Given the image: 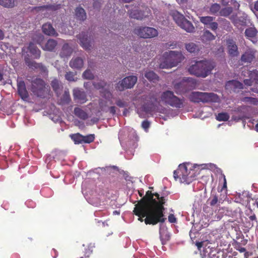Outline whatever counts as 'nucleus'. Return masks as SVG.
<instances>
[{"mask_svg": "<svg viewBox=\"0 0 258 258\" xmlns=\"http://www.w3.org/2000/svg\"><path fill=\"white\" fill-rule=\"evenodd\" d=\"M165 203L164 197H160L158 193L153 194L148 190L145 196L135 205L133 212L139 217V221H144L146 225L163 223L166 220L164 215Z\"/></svg>", "mask_w": 258, "mask_h": 258, "instance_id": "obj_1", "label": "nucleus"}, {"mask_svg": "<svg viewBox=\"0 0 258 258\" xmlns=\"http://www.w3.org/2000/svg\"><path fill=\"white\" fill-rule=\"evenodd\" d=\"M150 99L155 103H161L165 105H169L176 108H180L184 106V98L178 97L171 91L167 90L162 92L159 98L152 96Z\"/></svg>", "mask_w": 258, "mask_h": 258, "instance_id": "obj_2", "label": "nucleus"}, {"mask_svg": "<svg viewBox=\"0 0 258 258\" xmlns=\"http://www.w3.org/2000/svg\"><path fill=\"white\" fill-rule=\"evenodd\" d=\"M150 99L155 103H161L165 105H169L176 108H180L184 106V98L178 97L171 91L167 90L162 92L159 98L152 96Z\"/></svg>", "mask_w": 258, "mask_h": 258, "instance_id": "obj_3", "label": "nucleus"}, {"mask_svg": "<svg viewBox=\"0 0 258 258\" xmlns=\"http://www.w3.org/2000/svg\"><path fill=\"white\" fill-rule=\"evenodd\" d=\"M150 99L155 103H161L165 105H169L176 108H180L184 106V98L178 97L171 91L167 90L162 92L159 98L152 96Z\"/></svg>", "mask_w": 258, "mask_h": 258, "instance_id": "obj_4", "label": "nucleus"}, {"mask_svg": "<svg viewBox=\"0 0 258 258\" xmlns=\"http://www.w3.org/2000/svg\"><path fill=\"white\" fill-rule=\"evenodd\" d=\"M215 67L214 62L204 59L196 61L195 64L189 67L188 70L190 74L204 78L211 74L212 71Z\"/></svg>", "mask_w": 258, "mask_h": 258, "instance_id": "obj_5", "label": "nucleus"}, {"mask_svg": "<svg viewBox=\"0 0 258 258\" xmlns=\"http://www.w3.org/2000/svg\"><path fill=\"white\" fill-rule=\"evenodd\" d=\"M184 59L181 51L171 50L165 52L162 56L159 63L161 69H169L176 67Z\"/></svg>", "mask_w": 258, "mask_h": 258, "instance_id": "obj_6", "label": "nucleus"}, {"mask_svg": "<svg viewBox=\"0 0 258 258\" xmlns=\"http://www.w3.org/2000/svg\"><path fill=\"white\" fill-rule=\"evenodd\" d=\"M173 176L176 180L179 179L182 183L189 184L194 179L195 176L191 174V171L187 169L185 165L180 164L178 168L174 171Z\"/></svg>", "mask_w": 258, "mask_h": 258, "instance_id": "obj_7", "label": "nucleus"}, {"mask_svg": "<svg viewBox=\"0 0 258 258\" xmlns=\"http://www.w3.org/2000/svg\"><path fill=\"white\" fill-rule=\"evenodd\" d=\"M172 17L175 23L180 28L187 32L192 33L195 31V27L191 22L187 20L181 14L177 11L172 13Z\"/></svg>", "mask_w": 258, "mask_h": 258, "instance_id": "obj_8", "label": "nucleus"}, {"mask_svg": "<svg viewBox=\"0 0 258 258\" xmlns=\"http://www.w3.org/2000/svg\"><path fill=\"white\" fill-rule=\"evenodd\" d=\"M46 83L40 78H36L31 81V91L34 95L43 98L45 96Z\"/></svg>", "mask_w": 258, "mask_h": 258, "instance_id": "obj_9", "label": "nucleus"}, {"mask_svg": "<svg viewBox=\"0 0 258 258\" xmlns=\"http://www.w3.org/2000/svg\"><path fill=\"white\" fill-rule=\"evenodd\" d=\"M135 34L144 38H150L156 37L158 35L157 30L152 27H138L134 30Z\"/></svg>", "mask_w": 258, "mask_h": 258, "instance_id": "obj_10", "label": "nucleus"}, {"mask_svg": "<svg viewBox=\"0 0 258 258\" xmlns=\"http://www.w3.org/2000/svg\"><path fill=\"white\" fill-rule=\"evenodd\" d=\"M137 82V77L135 76H130L124 78L116 84V89L120 91L124 89L132 88Z\"/></svg>", "mask_w": 258, "mask_h": 258, "instance_id": "obj_11", "label": "nucleus"}, {"mask_svg": "<svg viewBox=\"0 0 258 258\" xmlns=\"http://www.w3.org/2000/svg\"><path fill=\"white\" fill-rule=\"evenodd\" d=\"M256 50L252 48H248L243 54H242L240 58L241 62L244 63H250L253 61L255 57Z\"/></svg>", "mask_w": 258, "mask_h": 258, "instance_id": "obj_12", "label": "nucleus"}, {"mask_svg": "<svg viewBox=\"0 0 258 258\" xmlns=\"http://www.w3.org/2000/svg\"><path fill=\"white\" fill-rule=\"evenodd\" d=\"M81 46L86 50H90L91 47V40L90 37H88L86 32H82L78 36Z\"/></svg>", "mask_w": 258, "mask_h": 258, "instance_id": "obj_13", "label": "nucleus"}, {"mask_svg": "<svg viewBox=\"0 0 258 258\" xmlns=\"http://www.w3.org/2000/svg\"><path fill=\"white\" fill-rule=\"evenodd\" d=\"M218 100V95L214 93L201 92L200 102H216Z\"/></svg>", "mask_w": 258, "mask_h": 258, "instance_id": "obj_14", "label": "nucleus"}, {"mask_svg": "<svg viewBox=\"0 0 258 258\" xmlns=\"http://www.w3.org/2000/svg\"><path fill=\"white\" fill-rule=\"evenodd\" d=\"M17 88L18 94L23 100H26L29 97V94L26 89L24 81L21 80L17 81Z\"/></svg>", "mask_w": 258, "mask_h": 258, "instance_id": "obj_15", "label": "nucleus"}, {"mask_svg": "<svg viewBox=\"0 0 258 258\" xmlns=\"http://www.w3.org/2000/svg\"><path fill=\"white\" fill-rule=\"evenodd\" d=\"M73 96L74 100L81 104L84 103L87 101L86 93L79 89H74Z\"/></svg>", "mask_w": 258, "mask_h": 258, "instance_id": "obj_16", "label": "nucleus"}, {"mask_svg": "<svg viewBox=\"0 0 258 258\" xmlns=\"http://www.w3.org/2000/svg\"><path fill=\"white\" fill-rule=\"evenodd\" d=\"M225 87L227 89L238 92L239 90L243 89V84L238 81L231 80L226 83Z\"/></svg>", "mask_w": 258, "mask_h": 258, "instance_id": "obj_17", "label": "nucleus"}, {"mask_svg": "<svg viewBox=\"0 0 258 258\" xmlns=\"http://www.w3.org/2000/svg\"><path fill=\"white\" fill-rule=\"evenodd\" d=\"M42 30L43 33L46 35L55 37L58 36V33L50 23L44 24L42 27Z\"/></svg>", "mask_w": 258, "mask_h": 258, "instance_id": "obj_18", "label": "nucleus"}, {"mask_svg": "<svg viewBox=\"0 0 258 258\" xmlns=\"http://www.w3.org/2000/svg\"><path fill=\"white\" fill-rule=\"evenodd\" d=\"M228 53L232 56H237L238 54L237 46L232 39H228L227 41Z\"/></svg>", "mask_w": 258, "mask_h": 258, "instance_id": "obj_19", "label": "nucleus"}, {"mask_svg": "<svg viewBox=\"0 0 258 258\" xmlns=\"http://www.w3.org/2000/svg\"><path fill=\"white\" fill-rule=\"evenodd\" d=\"M25 62L26 64L30 68L39 69L42 71H45L46 70L45 67L42 63H37L28 57L25 58Z\"/></svg>", "mask_w": 258, "mask_h": 258, "instance_id": "obj_20", "label": "nucleus"}, {"mask_svg": "<svg viewBox=\"0 0 258 258\" xmlns=\"http://www.w3.org/2000/svg\"><path fill=\"white\" fill-rule=\"evenodd\" d=\"M61 8L60 4H50L44 5L42 6L36 7L34 8V10L37 11H43L44 10H48L51 11H55Z\"/></svg>", "mask_w": 258, "mask_h": 258, "instance_id": "obj_21", "label": "nucleus"}, {"mask_svg": "<svg viewBox=\"0 0 258 258\" xmlns=\"http://www.w3.org/2000/svg\"><path fill=\"white\" fill-rule=\"evenodd\" d=\"M72 52V48L68 43H65L62 47L59 55L61 58H66L71 56Z\"/></svg>", "mask_w": 258, "mask_h": 258, "instance_id": "obj_22", "label": "nucleus"}, {"mask_svg": "<svg viewBox=\"0 0 258 258\" xmlns=\"http://www.w3.org/2000/svg\"><path fill=\"white\" fill-rule=\"evenodd\" d=\"M75 17L78 20L84 21L86 19L87 16L85 10L82 7H77L75 10Z\"/></svg>", "mask_w": 258, "mask_h": 258, "instance_id": "obj_23", "label": "nucleus"}, {"mask_svg": "<svg viewBox=\"0 0 258 258\" xmlns=\"http://www.w3.org/2000/svg\"><path fill=\"white\" fill-rule=\"evenodd\" d=\"M83 65L84 61L80 57L73 58L70 62V66L73 69H80Z\"/></svg>", "mask_w": 258, "mask_h": 258, "instance_id": "obj_24", "label": "nucleus"}, {"mask_svg": "<svg viewBox=\"0 0 258 258\" xmlns=\"http://www.w3.org/2000/svg\"><path fill=\"white\" fill-rule=\"evenodd\" d=\"M226 192H225L224 194H221L220 197H219L217 195H214L212 197V199L210 200V205L211 206H214L216 205L218 203L219 204L222 203L224 200V199L226 198Z\"/></svg>", "mask_w": 258, "mask_h": 258, "instance_id": "obj_25", "label": "nucleus"}, {"mask_svg": "<svg viewBox=\"0 0 258 258\" xmlns=\"http://www.w3.org/2000/svg\"><path fill=\"white\" fill-rule=\"evenodd\" d=\"M186 82H179L173 84V88L177 94H180L186 91V87L187 86Z\"/></svg>", "mask_w": 258, "mask_h": 258, "instance_id": "obj_26", "label": "nucleus"}, {"mask_svg": "<svg viewBox=\"0 0 258 258\" xmlns=\"http://www.w3.org/2000/svg\"><path fill=\"white\" fill-rule=\"evenodd\" d=\"M28 49L30 52L34 56L35 58H38L40 57L41 51L33 43L30 42L29 43Z\"/></svg>", "mask_w": 258, "mask_h": 258, "instance_id": "obj_27", "label": "nucleus"}, {"mask_svg": "<svg viewBox=\"0 0 258 258\" xmlns=\"http://www.w3.org/2000/svg\"><path fill=\"white\" fill-rule=\"evenodd\" d=\"M74 112L76 116L82 120H86L88 118V113L80 107H75Z\"/></svg>", "mask_w": 258, "mask_h": 258, "instance_id": "obj_28", "label": "nucleus"}, {"mask_svg": "<svg viewBox=\"0 0 258 258\" xmlns=\"http://www.w3.org/2000/svg\"><path fill=\"white\" fill-rule=\"evenodd\" d=\"M250 214H247L248 219L249 220L248 222L246 224V227L247 228H251L254 226V223L257 224V219L255 215L252 213L251 210L250 211Z\"/></svg>", "mask_w": 258, "mask_h": 258, "instance_id": "obj_29", "label": "nucleus"}, {"mask_svg": "<svg viewBox=\"0 0 258 258\" xmlns=\"http://www.w3.org/2000/svg\"><path fill=\"white\" fill-rule=\"evenodd\" d=\"M244 33L247 38L252 39L256 37L257 31L254 27H249L246 29Z\"/></svg>", "mask_w": 258, "mask_h": 258, "instance_id": "obj_30", "label": "nucleus"}, {"mask_svg": "<svg viewBox=\"0 0 258 258\" xmlns=\"http://www.w3.org/2000/svg\"><path fill=\"white\" fill-rule=\"evenodd\" d=\"M50 85L53 91L58 96L60 94V91L61 90V86L60 82L57 79H54L51 82Z\"/></svg>", "mask_w": 258, "mask_h": 258, "instance_id": "obj_31", "label": "nucleus"}, {"mask_svg": "<svg viewBox=\"0 0 258 258\" xmlns=\"http://www.w3.org/2000/svg\"><path fill=\"white\" fill-rule=\"evenodd\" d=\"M130 17L137 20H142L144 18L143 13L141 11L137 10L131 11L129 12Z\"/></svg>", "mask_w": 258, "mask_h": 258, "instance_id": "obj_32", "label": "nucleus"}, {"mask_svg": "<svg viewBox=\"0 0 258 258\" xmlns=\"http://www.w3.org/2000/svg\"><path fill=\"white\" fill-rule=\"evenodd\" d=\"M145 77L150 81L156 82L159 80L158 76L153 71H149L146 72Z\"/></svg>", "mask_w": 258, "mask_h": 258, "instance_id": "obj_33", "label": "nucleus"}, {"mask_svg": "<svg viewBox=\"0 0 258 258\" xmlns=\"http://www.w3.org/2000/svg\"><path fill=\"white\" fill-rule=\"evenodd\" d=\"M57 44L56 41L50 39L47 41L43 49L45 50L52 51L56 47Z\"/></svg>", "mask_w": 258, "mask_h": 258, "instance_id": "obj_34", "label": "nucleus"}, {"mask_svg": "<svg viewBox=\"0 0 258 258\" xmlns=\"http://www.w3.org/2000/svg\"><path fill=\"white\" fill-rule=\"evenodd\" d=\"M189 100L195 103H200L201 100V92H192L189 96Z\"/></svg>", "mask_w": 258, "mask_h": 258, "instance_id": "obj_35", "label": "nucleus"}, {"mask_svg": "<svg viewBox=\"0 0 258 258\" xmlns=\"http://www.w3.org/2000/svg\"><path fill=\"white\" fill-rule=\"evenodd\" d=\"M70 137L75 144L83 143V135L80 133L71 135Z\"/></svg>", "mask_w": 258, "mask_h": 258, "instance_id": "obj_36", "label": "nucleus"}, {"mask_svg": "<svg viewBox=\"0 0 258 258\" xmlns=\"http://www.w3.org/2000/svg\"><path fill=\"white\" fill-rule=\"evenodd\" d=\"M186 49L190 53H196L199 51V48L194 43H189L185 45Z\"/></svg>", "mask_w": 258, "mask_h": 258, "instance_id": "obj_37", "label": "nucleus"}, {"mask_svg": "<svg viewBox=\"0 0 258 258\" xmlns=\"http://www.w3.org/2000/svg\"><path fill=\"white\" fill-rule=\"evenodd\" d=\"M215 36L209 30L204 31L202 35V39L203 41H211L215 39Z\"/></svg>", "mask_w": 258, "mask_h": 258, "instance_id": "obj_38", "label": "nucleus"}, {"mask_svg": "<svg viewBox=\"0 0 258 258\" xmlns=\"http://www.w3.org/2000/svg\"><path fill=\"white\" fill-rule=\"evenodd\" d=\"M214 19V17L211 16H203L200 17V22L205 25H210Z\"/></svg>", "mask_w": 258, "mask_h": 258, "instance_id": "obj_39", "label": "nucleus"}, {"mask_svg": "<svg viewBox=\"0 0 258 258\" xmlns=\"http://www.w3.org/2000/svg\"><path fill=\"white\" fill-rule=\"evenodd\" d=\"M233 11V9L231 7H226L220 11V15L222 16L227 17L230 15Z\"/></svg>", "mask_w": 258, "mask_h": 258, "instance_id": "obj_40", "label": "nucleus"}, {"mask_svg": "<svg viewBox=\"0 0 258 258\" xmlns=\"http://www.w3.org/2000/svg\"><path fill=\"white\" fill-rule=\"evenodd\" d=\"M229 114L226 112H222L219 113L217 115H216V119L219 121H227L229 119Z\"/></svg>", "mask_w": 258, "mask_h": 258, "instance_id": "obj_41", "label": "nucleus"}, {"mask_svg": "<svg viewBox=\"0 0 258 258\" xmlns=\"http://www.w3.org/2000/svg\"><path fill=\"white\" fill-rule=\"evenodd\" d=\"M76 73L73 72H68L65 75V79L69 82H75L77 80V78L75 77Z\"/></svg>", "mask_w": 258, "mask_h": 258, "instance_id": "obj_42", "label": "nucleus"}, {"mask_svg": "<svg viewBox=\"0 0 258 258\" xmlns=\"http://www.w3.org/2000/svg\"><path fill=\"white\" fill-rule=\"evenodd\" d=\"M0 5L6 8H13L14 5V0H0Z\"/></svg>", "mask_w": 258, "mask_h": 258, "instance_id": "obj_43", "label": "nucleus"}, {"mask_svg": "<svg viewBox=\"0 0 258 258\" xmlns=\"http://www.w3.org/2000/svg\"><path fill=\"white\" fill-rule=\"evenodd\" d=\"M82 77L84 79L92 80L94 79V76L90 70L87 69L83 73Z\"/></svg>", "mask_w": 258, "mask_h": 258, "instance_id": "obj_44", "label": "nucleus"}, {"mask_svg": "<svg viewBox=\"0 0 258 258\" xmlns=\"http://www.w3.org/2000/svg\"><path fill=\"white\" fill-rule=\"evenodd\" d=\"M177 44L176 41H170L163 44V48L166 49H174L177 47Z\"/></svg>", "mask_w": 258, "mask_h": 258, "instance_id": "obj_45", "label": "nucleus"}, {"mask_svg": "<svg viewBox=\"0 0 258 258\" xmlns=\"http://www.w3.org/2000/svg\"><path fill=\"white\" fill-rule=\"evenodd\" d=\"M95 136L93 134L88 135L87 136H83V143H91L94 141Z\"/></svg>", "mask_w": 258, "mask_h": 258, "instance_id": "obj_46", "label": "nucleus"}, {"mask_svg": "<svg viewBox=\"0 0 258 258\" xmlns=\"http://www.w3.org/2000/svg\"><path fill=\"white\" fill-rule=\"evenodd\" d=\"M242 101L245 102H249L253 105L258 104V99L251 97H245L243 98Z\"/></svg>", "mask_w": 258, "mask_h": 258, "instance_id": "obj_47", "label": "nucleus"}, {"mask_svg": "<svg viewBox=\"0 0 258 258\" xmlns=\"http://www.w3.org/2000/svg\"><path fill=\"white\" fill-rule=\"evenodd\" d=\"M220 5L216 3L213 4L210 8V12L214 14L217 13L219 11L220 12Z\"/></svg>", "mask_w": 258, "mask_h": 258, "instance_id": "obj_48", "label": "nucleus"}, {"mask_svg": "<svg viewBox=\"0 0 258 258\" xmlns=\"http://www.w3.org/2000/svg\"><path fill=\"white\" fill-rule=\"evenodd\" d=\"M250 77L255 83L258 84V71L255 70L252 72L250 74Z\"/></svg>", "mask_w": 258, "mask_h": 258, "instance_id": "obj_49", "label": "nucleus"}, {"mask_svg": "<svg viewBox=\"0 0 258 258\" xmlns=\"http://www.w3.org/2000/svg\"><path fill=\"white\" fill-rule=\"evenodd\" d=\"M62 97V101L63 103H68L71 100L69 93L67 91L64 92V94H63Z\"/></svg>", "mask_w": 258, "mask_h": 258, "instance_id": "obj_50", "label": "nucleus"}, {"mask_svg": "<svg viewBox=\"0 0 258 258\" xmlns=\"http://www.w3.org/2000/svg\"><path fill=\"white\" fill-rule=\"evenodd\" d=\"M106 85V83L104 81H101L98 83L94 82L93 85L94 87L97 89L103 88Z\"/></svg>", "mask_w": 258, "mask_h": 258, "instance_id": "obj_51", "label": "nucleus"}, {"mask_svg": "<svg viewBox=\"0 0 258 258\" xmlns=\"http://www.w3.org/2000/svg\"><path fill=\"white\" fill-rule=\"evenodd\" d=\"M150 126V122L147 120H144L142 123V127L146 131H147Z\"/></svg>", "mask_w": 258, "mask_h": 258, "instance_id": "obj_52", "label": "nucleus"}, {"mask_svg": "<svg viewBox=\"0 0 258 258\" xmlns=\"http://www.w3.org/2000/svg\"><path fill=\"white\" fill-rule=\"evenodd\" d=\"M168 221L171 223H175L177 221V219L174 214H170L168 217Z\"/></svg>", "mask_w": 258, "mask_h": 258, "instance_id": "obj_53", "label": "nucleus"}, {"mask_svg": "<svg viewBox=\"0 0 258 258\" xmlns=\"http://www.w3.org/2000/svg\"><path fill=\"white\" fill-rule=\"evenodd\" d=\"M116 104L119 107H124L126 106V103L121 100V99H118L116 101Z\"/></svg>", "mask_w": 258, "mask_h": 258, "instance_id": "obj_54", "label": "nucleus"}, {"mask_svg": "<svg viewBox=\"0 0 258 258\" xmlns=\"http://www.w3.org/2000/svg\"><path fill=\"white\" fill-rule=\"evenodd\" d=\"M93 7L94 9H99L101 7V3L99 0H93Z\"/></svg>", "mask_w": 258, "mask_h": 258, "instance_id": "obj_55", "label": "nucleus"}, {"mask_svg": "<svg viewBox=\"0 0 258 258\" xmlns=\"http://www.w3.org/2000/svg\"><path fill=\"white\" fill-rule=\"evenodd\" d=\"M221 176L223 178V187L221 190L222 191V190L225 189L226 191H227V181L226 179L225 175L224 174H221Z\"/></svg>", "mask_w": 258, "mask_h": 258, "instance_id": "obj_56", "label": "nucleus"}, {"mask_svg": "<svg viewBox=\"0 0 258 258\" xmlns=\"http://www.w3.org/2000/svg\"><path fill=\"white\" fill-rule=\"evenodd\" d=\"M209 25V28L213 31L216 30L218 28V23L215 22H212Z\"/></svg>", "mask_w": 258, "mask_h": 258, "instance_id": "obj_57", "label": "nucleus"}, {"mask_svg": "<svg viewBox=\"0 0 258 258\" xmlns=\"http://www.w3.org/2000/svg\"><path fill=\"white\" fill-rule=\"evenodd\" d=\"M92 252V250H90L89 248L86 249L85 252L84 256L85 257L81 256L80 258H88L90 256V254Z\"/></svg>", "mask_w": 258, "mask_h": 258, "instance_id": "obj_58", "label": "nucleus"}, {"mask_svg": "<svg viewBox=\"0 0 258 258\" xmlns=\"http://www.w3.org/2000/svg\"><path fill=\"white\" fill-rule=\"evenodd\" d=\"M243 82L245 85L248 86H250L252 85V83L254 81H253L252 79L250 78V79H245Z\"/></svg>", "mask_w": 258, "mask_h": 258, "instance_id": "obj_59", "label": "nucleus"}, {"mask_svg": "<svg viewBox=\"0 0 258 258\" xmlns=\"http://www.w3.org/2000/svg\"><path fill=\"white\" fill-rule=\"evenodd\" d=\"M109 112L112 114L114 115L116 113V108L115 106H111L109 108Z\"/></svg>", "mask_w": 258, "mask_h": 258, "instance_id": "obj_60", "label": "nucleus"}, {"mask_svg": "<svg viewBox=\"0 0 258 258\" xmlns=\"http://www.w3.org/2000/svg\"><path fill=\"white\" fill-rule=\"evenodd\" d=\"M5 38V34L3 30L0 29V40H3Z\"/></svg>", "mask_w": 258, "mask_h": 258, "instance_id": "obj_61", "label": "nucleus"}, {"mask_svg": "<svg viewBox=\"0 0 258 258\" xmlns=\"http://www.w3.org/2000/svg\"><path fill=\"white\" fill-rule=\"evenodd\" d=\"M254 9L256 11H258V0L254 3Z\"/></svg>", "mask_w": 258, "mask_h": 258, "instance_id": "obj_62", "label": "nucleus"}, {"mask_svg": "<svg viewBox=\"0 0 258 258\" xmlns=\"http://www.w3.org/2000/svg\"><path fill=\"white\" fill-rule=\"evenodd\" d=\"M238 250L241 252H245L246 251V249L244 248V247H239Z\"/></svg>", "mask_w": 258, "mask_h": 258, "instance_id": "obj_63", "label": "nucleus"}, {"mask_svg": "<svg viewBox=\"0 0 258 258\" xmlns=\"http://www.w3.org/2000/svg\"><path fill=\"white\" fill-rule=\"evenodd\" d=\"M3 80V74L0 71V81Z\"/></svg>", "mask_w": 258, "mask_h": 258, "instance_id": "obj_64", "label": "nucleus"}]
</instances>
